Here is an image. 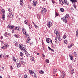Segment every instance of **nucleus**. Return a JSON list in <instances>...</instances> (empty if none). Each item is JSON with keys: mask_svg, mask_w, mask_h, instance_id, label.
Listing matches in <instances>:
<instances>
[{"mask_svg": "<svg viewBox=\"0 0 78 78\" xmlns=\"http://www.w3.org/2000/svg\"><path fill=\"white\" fill-rule=\"evenodd\" d=\"M76 36L78 35V30H77L76 31Z\"/></svg>", "mask_w": 78, "mask_h": 78, "instance_id": "49530a36", "label": "nucleus"}, {"mask_svg": "<svg viewBox=\"0 0 78 78\" xmlns=\"http://www.w3.org/2000/svg\"><path fill=\"white\" fill-rule=\"evenodd\" d=\"M15 37H16V38H18L19 37V36H18V35L17 34H15Z\"/></svg>", "mask_w": 78, "mask_h": 78, "instance_id": "473e14b6", "label": "nucleus"}, {"mask_svg": "<svg viewBox=\"0 0 78 78\" xmlns=\"http://www.w3.org/2000/svg\"><path fill=\"white\" fill-rule=\"evenodd\" d=\"M71 74H73V73H74V72H75V71H74V69H71Z\"/></svg>", "mask_w": 78, "mask_h": 78, "instance_id": "4be33fe9", "label": "nucleus"}, {"mask_svg": "<svg viewBox=\"0 0 78 78\" xmlns=\"http://www.w3.org/2000/svg\"><path fill=\"white\" fill-rule=\"evenodd\" d=\"M57 72V69H54L53 70V73L55 74L56 72Z\"/></svg>", "mask_w": 78, "mask_h": 78, "instance_id": "6ab92c4d", "label": "nucleus"}, {"mask_svg": "<svg viewBox=\"0 0 78 78\" xmlns=\"http://www.w3.org/2000/svg\"><path fill=\"white\" fill-rule=\"evenodd\" d=\"M10 18H12V19H13V18H14V15L12 14H11V15H10V16H9Z\"/></svg>", "mask_w": 78, "mask_h": 78, "instance_id": "a211bd4d", "label": "nucleus"}, {"mask_svg": "<svg viewBox=\"0 0 78 78\" xmlns=\"http://www.w3.org/2000/svg\"><path fill=\"white\" fill-rule=\"evenodd\" d=\"M15 30L17 31H19V28L17 27H16L15 28Z\"/></svg>", "mask_w": 78, "mask_h": 78, "instance_id": "b1692460", "label": "nucleus"}, {"mask_svg": "<svg viewBox=\"0 0 78 78\" xmlns=\"http://www.w3.org/2000/svg\"><path fill=\"white\" fill-rule=\"evenodd\" d=\"M67 37V36H66V35H64L63 36V39H66Z\"/></svg>", "mask_w": 78, "mask_h": 78, "instance_id": "58836bf2", "label": "nucleus"}, {"mask_svg": "<svg viewBox=\"0 0 78 78\" xmlns=\"http://www.w3.org/2000/svg\"><path fill=\"white\" fill-rule=\"evenodd\" d=\"M25 51V52L24 53L25 55H26V56H27V57H28V56H30V55L29 54V53H28V52L26 51Z\"/></svg>", "mask_w": 78, "mask_h": 78, "instance_id": "f8f14e48", "label": "nucleus"}, {"mask_svg": "<svg viewBox=\"0 0 78 78\" xmlns=\"http://www.w3.org/2000/svg\"><path fill=\"white\" fill-rule=\"evenodd\" d=\"M65 76H66V75H65V74H62V78H64V77H65Z\"/></svg>", "mask_w": 78, "mask_h": 78, "instance_id": "e433bc0d", "label": "nucleus"}, {"mask_svg": "<svg viewBox=\"0 0 78 78\" xmlns=\"http://www.w3.org/2000/svg\"><path fill=\"white\" fill-rule=\"evenodd\" d=\"M36 28H37V25L35 24L34 25Z\"/></svg>", "mask_w": 78, "mask_h": 78, "instance_id": "37998d69", "label": "nucleus"}, {"mask_svg": "<svg viewBox=\"0 0 78 78\" xmlns=\"http://www.w3.org/2000/svg\"><path fill=\"white\" fill-rule=\"evenodd\" d=\"M40 73H41V74H44V71L41 70V71H40Z\"/></svg>", "mask_w": 78, "mask_h": 78, "instance_id": "2f4dec72", "label": "nucleus"}, {"mask_svg": "<svg viewBox=\"0 0 78 78\" xmlns=\"http://www.w3.org/2000/svg\"><path fill=\"white\" fill-rule=\"evenodd\" d=\"M64 3L66 4V5L69 6V2H68L67 0H64Z\"/></svg>", "mask_w": 78, "mask_h": 78, "instance_id": "9b49d317", "label": "nucleus"}, {"mask_svg": "<svg viewBox=\"0 0 78 78\" xmlns=\"http://www.w3.org/2000/svg\"><path fill=\"white\" fill-rule=\"evenodd\" d=\"M51 43L52 44H53V42H52V40H51L50 39V41Z\"/></svg>", "mask_w": 78, "mask_h": 78, "instance_id": "bf43d9fd", "label": "nucleus"}, {"mask_svg": "<svg viewBox=\"0 0 78 78\" xmlns=\"http://www.w3.org/2000/svg\"><path fill=\"white\" fill-rule=\"evenodd\" d=\"M58 40L59 41H61V40H62V39H61V38L60 37L59 35H58Z\"/></svg>", "mask_w": 78, "mask_h": 78, "instance_id": "c85d7f7f", "label": "nucleus"}, {"mask_svg": "<svg viewBox=\"0 0 78 78\" xmlns=\"http://www.w3.org/2000/svg\"><path fill=\"white\" fill-rule=\"evenodd\" d=\"M42 57H43V58H45V55L44 54L42 55Z\"/></svg>", "mask_w": 78, "mask_h": 78, "instance_id": "e2e57ef3", "label": "nucleus"}, {"mask_svg": "<svg viewBox=\"0 0 78 78\" xmlns=\"http://www.w3.org/2000/svg\"><path fill=\"white\" fill-rule=\"evenodd\" d=\"M30 44H31L33 45V44H34V43L33 42H30Z\"/></svg>", "mask_w": 78, "mask_h": 78, "instance_id": "6e6d98bb", "label": "nucleus"}, {"mask_svg": "<svg viewBox=\"0 0 78 78\" xmlns=\"http://www.w3.org/2000/svg\"><path fill=\"white\" fill-rule=\"evenodd\" d=\"M27 22H28V20H26L24 21V23L26 25H27L28 23H27Z\"/></svg>", "mask_w": 78, "mask_h": 78, "instance_id": "7c9ffc66", "label": "nucleus"}, {"mask_svg": "<svg viewBox=\"0 0 78 78\" xmlns=\"http://www.w3.org/2000/svg\"><path fill=\"white\" fill-rule=\"evenodd\" d=\"M17 66H20V63H17L16 64Z\"/></svg>", "mask_w": 78, "mask_h": 78, "instance_id": "0e129e2a", "label": "nucleus"}, {"mask_svg": "<svg viewBox=\"0 0 78 78\" xmlns=\"http://www.w3.org/2000/svg\"><path fill=\"white\" fill-rule=\"evenodd\" d=\"M28 26L29 29H31L32 28V25L31 24H30Z\"/></svg>", "mask_w": 78, "mask_h": 78, "instance_id": "c756f323", "label": "nucleus"}, {"mask_svg": "<svg viewBox=\"0 0 78 78\" xmlns=\"http://www.w3.org/2000/svg\"><path fill=\"white\" fill-rule=\"evenodd\" d=\"M63 74L66 75V73H65L64 72H62Z\"/></svg>", "mask_w": 78, "mask_h": 78, "instance_id": "338daca9", "label": "nucleus"}, {"mask_svg": "<svg viewBox=\"0 0 78 78\" xmlns=\"http://www.w3.org/2000/svg\"><path fill=\"white\" fill-rule=\"evenodd\" d=\"M74 55H75V56L76 57V56H77V53L76 52H74Z\"/></svg>", "mask_w": 78, "mask_h": 78, "instance_id": "c9c22d12", "label": "nucleus"}, {"mask_svg": "<svg viewBox=\"0 0 78 78\" xmlns=\"http://www.w3.org/2000/svg\"><path fill=\"white\" fill-rule=\"evenodd\" d=\"M60 10L61 12H64V9L62 8H60Z\"/></svg>", "mask_w": 78, "mask_h": 78, "instance_id": "412c9836", "label": "nucleus"}, {"mask_svg": "<svg viewBox=\"0 0 78 78\" xmlns=\"http://www.w3.org/2000/svg\"><path fill=\"white\" fill-rule=\"evenodd\" d=\"M20 55L21 56H23V53H22V52L20 53Z\"/></svg>", "mask_w": 78, "mask_h": 78, "instance_id": "de8ad7c7", "label": "nucleus"}, {"mask_svg": "<svg viewBox=\"0 0 78 78\" xmlns=\"http://www.w3.org/2000/svg\"><path fill=\"white\" fill-rule=\"evenodd\" d=\"M72 46H73V44H69L68 47V48H71L72 47Z\"/></svg>", "mask_w": 78, "mask_h": 78, "instance_id": "a878e982", "label": "nucleus"}, {"mask_svg": "<svg viewBox=\"0 0 78 78\" xmlns=\"http://www.w3.org/2000/svg\"><path fill=\"white\" fill-rule=\"evenodd\" d=\"M52 2L53 3H55V1H53V0H52Z\"/></svg>", "mask_w": 78, "mask_h": 78, "instance_id": "13d9d810", "label": "nucleus"}, {"mask_svg": "<svg viewBox=\"0 0 78 78\" xmlns=\"http://www.w3.org/2000/svg\"><path fill=\"white\" fill-rule=\"evenodd\" d=\"M8 44H6V45L5 46V47H8Z\"/></svg>", "mask_w": 78, "mask_h": 78, "instance_id": "680f3d73", "label": "nucleus"}, {"mask_svg": "<svg viewBox=\"0 0 78 78\" xmlns=\"http://www.w3.org/2000/svg\"><path fill=\"white\" fill-rule=\"evenodd\" d=\"M3 56V55L2 54H0V58H2V57Z\"/></svg>", "mask_w": 78, "mask_h": 78, "instance_id": "052dcab7", "label": "nucleus"}, {"mask_svg": "<svg viewBox=\"0 0 78 78\" xmlns=\"http://www.w3.org/2000/svg\"><path fill=\"white\" fill-rule=\"evenodd\" d=\"M19 48L22 51H25V49H26L25 46L24 45L21 44H20Z\"/></svg>", "mask_w": 78, "mask_h": 78, "instance_id": "f03ea898", "label": "nucleus"}, {"mask_svg": "<svg viewBox=\"0 0 78 78\" xmlns=\"http://www.w3.org/2000/svg\"><path fill=\"white\" fill-rule=\"evenodd\" d=\"M20 3L21 5H23V2H20Z\"/></svg>", "mask_w": 78, "mask_h": 78, "instance_id": "c03bdc74", "label": "nucleus"}, {"mask_svg": "<svg viewBox=\"0 0 78 78\" xmlns=\"http://www.w3.org/2000/svg\"><path fill=\"white\" fill-rule=\"evenodd\" d=\"M69 56L70 57V59L72 61H73V57L72 56V55L69 54Z\"/></svg>", "mask_w": 78, "mask_h": 78, "instance_id": "ddd939ff", "label": "nucleus"}, {"mask_svg": "<svg viewBox=\"0 0 78 78\" xmlns=\"http://www.w3.org/2000/svg\"><path fill=\"white\" fill-rule=\"evenodd\" d=\"M15 44L16 45H19L17 44V43L15 42Z\"/></svg>", "mask_w": 78, "mask_h": 78, "instance_id": "69168bd1", "label": "nucleus"}, {"mask_svg": "<svg viewBox=\"0 0 78 78\" xmlns=\"http://www.w3.org/2000/svg\"><path fill=\"white\" fill-rule=\"evenodd\" d=\"M5 13H3L2 16L3 20H5Z\"/></svg>", "mask_w": 78, "mask_h": 78, "instance_id": "bb28decb", "label": "nucleus"}, {"mask_svg": "<svg viewBox=\"0 0 78 78\" xmlns=\"http://www.w3.org/2000/svg\"><path fill=\"white\" fill-rule=\"evenodd\" d=\"M1 45H3V41H1Z\"/></svg>", "mask_w": 78, "mask_h": 78, "instance_id": "864d4df0", "label": "nucleus"}, {"mask_svg": "<svg viewBox=\"0 0 78 78\" xmlns=\"http://www.w3.org/2000/svg\"><path fill=\"white\" fill-rule=\"evenodd\" d=\"M4 35L5 36V37H8V35L7 32H5V34H4Z\"/></svg>", "mask_w": 78, "mask_h": 78, "instance_id": "5701e85b", "label": "nucleus"}, {"mask_svg": "<svg viewBox=\"0 0 78 78\" xmlns=\"http://www.w3.org/2000/svg\"><path fill=\"white\" fill-rule=\"evenodd\" d=\"M10 69H11V70H12L13 68H12V66H10Z\"/></svg>", "mask_w": 78, "mask_h": 78, "instance_id": "3c124183", "label": "nucleus"}, {"mask_svg": "<svg viewBox=\"0 0 78 78\" xmlns=\"http://www.w3.org/2000/svg\"><path fill=\"white\" fill-rule=\"evenodd\" d=\"M26 43H27V44H30V39H28L26 41Z\"/></svg>", "mask_w": 78, "mask_h": 78, "instance_id": "4468645a", "label": "nucleus"}, {"mask_svg": "<svg viewBox=\"0 0 78 78\" xmlns=\"http://www.w3.org/2000/svg\"><path fill=\"white\" fill-rule=\"evenodd\" d=\"M28 8L30 9H31V6L30 5H28Z\"/></svg>", "mask_w": 78, "mask_h": 78, "instance_id": "8fccbe9b", "label": "nucleus"}, {"mask_svg": "<svg viewBox=\"0 0 78 78\" xmlns=\"http://www.w3.org/2000/svg\"><path fill=\"white\" fill-rule=\"evenodd\" d=\"M46 41L47 43H49L50 42V39L48 38L47 39H46Z\"/></svg>", "mask_w": 78, "mask_h": 78, "instance_id": "2eb2a0df", "label": "nucleus"}, {"mask_svg": "<svg viewBox=\"0 0 78 78\" xmlns=\"http://www.w3.org/2000/svg\"><path fill=\"white\" fill-rule=\"evenodd\" d=\"M64 44H67V43H68V41H67V40H66L64 41Z\"/></svg>", "mask_w": 78, "mask_h": 78, "instance_id": "cd10ccee", "label": "nucleus"}, {"mask_svg": "<svg viewBox=\"0 0 78 78\" xmlns=\"http://www.w3.org/2000/svg\"><path fill=\"white\" fill-rule=\"evenodd\" d=\"M52 25H53V23H51V22L49 21L48 23L47 26L48 28H50L52 26Z\"/></svg>", "mask_w": 78, "mask_h": 78, "instance_id": "20e7f679", "label": "nucleus"}, {"mask_svg": "<svg viewBox=\"0 0 78 78\" xmlns=\"http://www.w3.org/2000/svg\"><path fill=\"white\" fill-rule=\"evenodd\" d=\"M55 43L58 44V43H59V41H58V38H55Z\"/></svg>", "mask_w": 78, "mask_h": 78, "instance_id": "9d476101", "label": "nucleus"}, {"mask_svg": "<svg viewBox=\"0 0 78 78\" xmlns=\"http://www.w3.org/2000/svg\"><path fill=\"white\" fill-rule=\"evenodd\" d=\"M3 37L2 36H1V39H3Z\"/></svg>", "mask_w": 78, "mask_h": 78, "instance_id": "774afa93", "label": "nucleus"}, {"mask_svg": "<svg viewBox=\"0 0 78 78\" xmlns=\"http://www.w3.org/2000/svg\"><path fill=\"white\" fill-rule=\"evenodd\" d=\"M73 7L75 8V9H76V5L75 4H74L73 5Z\"/></svg>", "mask_w": 78, "mask_h": 78, "instance_id": "09e8293b", "label": "nucleus"}, {"mask_svg": "<svg viewBox=\"0 0 78 78\" xmlns=\"http://www.w3.org/2000/svg\"><path fill=\"white\" fill-rule=\"evenodd\" d=\"M69 17V15L68 14H66L64 17H62L61 19L62 20H63V21L65 23H67V18Z\"/></svg>", "mask_w": 78, "mask_h": 78, "instance_id": "f257e3e1", "label": "nucleus"}, {"mask_svg": "<svg viewBox=\"0 0 78 78\" xmlns=\"http://www.w3.org/2000/svg\"><path fill=\"white\" fill-rule=\"evenodd\" d=\"M42 10H41V13L43 14V13H46V12L47 11V9L45 8H43L42 9Z\"/></svg>", "mask_w": 78, "mask_h": 78, "instance_id": "39448f33", "label": "nucleus"}, {"mask_svg": "<svg viewBox=\"0 0 78 78\" xmlns=\"http://www.w3.org/2000/svg\"><path fill=\"white\" fill-rule=\"evenodd\" d=\"M36 5V3H34V2L33 3V5H32L34 6H35V5Z\"/></svg>", "mask_w": 78, "mask_h": 78, "instance_id": "4c0bfd02", "label": "nucleus"}, {"mask_svg": "<svg viewBox=\"0 0 78 78\" xmlns=\"http://www.w3.org/2000/svg\"><path fill=\"white\" fill-rule=\"evenodd\" d=\"M64 0H59V3L61 5H64Z\"/></svg>", "mask_w": 78, "mask_h": 78, "instance_id": "6e6552de", "label": "nucleus"}, {"mask_svg": "<svg viewBox=\"0 0 78 78\" xmlns=\"http://www.w3.org/2000/svg\"><path fill=\"white\" fill-rule=\"evenodd\" d=\"M37 17L38 19H39V18H41V15L38 14L37 15Z\"/></svg>", "mask_w": 78, "mask_h": 78, "instance_id": "f704fd0d", "label": "nucleus"}, {"mask_svg": "<svg viewBox=\"0 0 78 78\" xmlns=\"http://www.w3.org/2000/svg\"><path fill=\"white\" fill-rule=\"evenodd\" d=\"M55 15L56 16H58V13H57L56 12H55Z\"/></svg>", "mask_w": 78, "mask_h": 78, "instance_id": "5fc2aeb1", "label": "nucleus"}, {"mask_svg": "<svg viewBox=\"0 0 78 78\" xmlns=\"http://www.w3.org/2000/svg\"><path fill=\"white\" fill-rule=\"evenodd\" d=\"M12 12H11L10 13H9V14H8V17H10L11 16V15L12 14Z\"/></svg>", "mask_w": 78, "mask_h": 78, "instance_id": "393cba45", "label": "nucleus"}, {"mask_svg": "<svg viewBox=\"0 0 78 78\" xmlns=\"http://www.w3.org/2000/svg\"><path fill=\"white\" fill-rule=\"evenodd\" d=\"M23 34H24L25 36H26V34H27V30L23 28L22 30Z\"/></svg>", "mask_w": 78, "mask_h": 78, "instance_id": "0eeeda50", "label": "nucleus"}, {"mask_svg": "<svg viewBox=\"0 0 78 78\" xmlns=\"http://www.w3.org/2000/svg\"><path fill=\"white\" fill-rule=\"evenodd\" d=\"M5 57L6 58H9V55H6Z\"/></svg>", "mask_w": 78, "mask_h": 78, "instance_id": "a18cd8bd", "label": "nucleus"}, {"mask_svg": "<svg viewBox=\"0 0 78 78\" xmlns=\"http://www.w3.org/2000/svg\"><path fill=\"white\" fill-rule=\"evenodd\" d=\"M2 13H4V14H5V10H4V9H2Z\"/></svg>", "mask_w": 78, "mask_h": 78, "instance_id": "72a5a7b5", "label": "nucleus"}, {"mask_svg": "<svg viewBox=\"0 0 78 78\" xmlns=\"http://www.w3.org/2000/svg\"><path fill=\"white\" fill-rule=\"evenodd\" d=\"M29 72L30 73H31L32 75V76H33L34 77H36V74L34 73V72L33 71V70H29Z\"/></svg>", "mask_w": 78, "mask_h": 78, "instance_id": "7ed1b4c3", "label": "nucleus"}, {"mask_svg": "<svg viewBox=\"0 0 78 78\" xmlns=\"http://www.w3.org/2000/svg\"><path fill=\"white\" fill-rule=\"evenodd\" d=\"M20 63H21L22 64H25L26 62H20Z\"/></svg>", "mask_w": 78, "mask_h": 78, "instance_id": "79ce46f5", "label": "nucleus"}, {"mask_svg": "<svg viewBox=\"0 0 78 78\" xmlns=\"http://www.w3.org/2000/svg\"><path fill=\"white\" fill-rule=\"evenodd\" d=\"M54 33L57 36H59V33H58V31H57V30L55 29L54 30Z\"/></svg>", "mask_w": 78, "mask_h": 78, "instance_id": "1a4fd4ad", "label": "nucleus"}, {"mask_svg": "<svg viewBox=\"0 0 78 78\" xmlns=\"http://www.w3.org/2000/svg\"><path fill=\"white\" fill-rule=\"evenodd\" d=\"M7 27L9 28H10V29H13L15 27L12 25H9Z\"/></svg>", "mask_w": 78, "mask_h": 78, "instance_id": "423d86ee", "label": "nucleus"}, {"mask_svg": "<svg viewBox=\"0 0 78 78\" xmlns=\"http://www.w3.org/2000/svg\"><path fill=\"white\" fill-rule=\"evenodd\" d=\"M0 70L1 71H2V70H4V67H2L1 68V69Z\"/></svg>", "mask_w": 78, "mask_h": 78, "instance_id": "a19ab883", "label": "nucleus"}, {"mask_svg": "<svg viewBox=\"0 0 78 78\" xmlns=\"http://www.w3.org/2000/svg\"><path fill=\"white\" fill-rule=\"evenodd\" d=\"M12 59L13 60L14 62H17V60H16V59H15V57H13Z\"/></svg>", "mask_w": 78, "mask_h": 78, "instance_id": "f3484780", "label": "nucleus"}, {"mask_svg": "<svg viewBox=\"0 0 78 78\" xmlns=\"http://www.w3.org/2000/svg\"><path fill=\"white\" fill-rule=\"evenodd\" d=\"M30 59L31 60V61H34V57H33V56H30Z\"/></svg>", "mask_w": 78, "mask_h": 78, "instance_id": "dca6fc26", "label": "nucleus"}, {"mask_svg": "<svg viewBox=\"0 0 78 78\" xmlns=\"http://www.w3.org/2000/svg\"><path fill=\"white\" fill-rule=\"evenodd\" d=\"M48 48L49 50H51V48H50V47L48 46Z\"/></svg>", "mask_w": 78, "mask_h": 78, "instance_id": "4d7b16f0", "label": "nucleus"}, {"mask_svg": "<svg viewBox=\"0 0 78 78\" xmlns=\"http://www.w3.org/2000/svg\"><path fill=\"white\" fill-rule=\"evenodd\" d=\"M46 62L47 63H49V60L48 59H46Z\"/></svg>", "mask_w": 78, "mask_h": 78, "instance_id": "ea45409f", "label": "nucleus"}, {"mask_svg": "<svg viewBox=\"0 0 78 78\" xmlns=\"http://www.w3.org/2000/svg\"><path fill=\"white\" fill-rule=\"evenodd\" d=\"M8 10L9 11V12H11V9H9Z\"/></svg>", "mask_w": 78, "mask_h": 78, "instance_id": "603ef678", "label": "nucleus"}, {"mask_svg": "<svg viewBox=\"0 0 78 78\" xmlns=\"http://www.w3.org/2000/svg\"><path fill=\"white\" fill-rule=\"evenodd\" d=\"M71 2H72V3H76L77 1L76 0H70Z\"/></svg>", "mask_w": 78, "mask_h": 78, "instance_id": "aec40b11", "label": "nucleus"}]
</instances>
